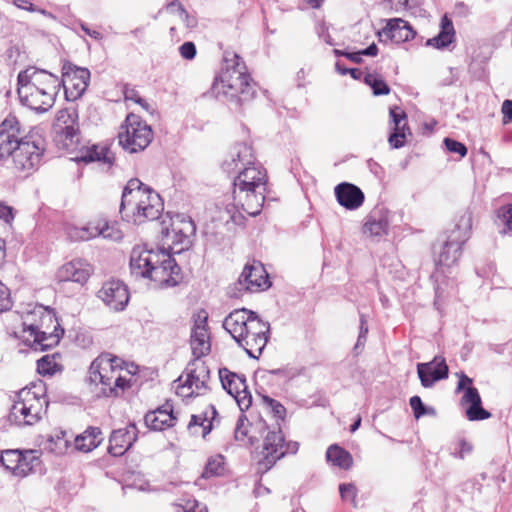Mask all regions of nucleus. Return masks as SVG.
I'll use <instances>...</instances> for the list:
<instances>
[{
  "label": "nucleus",
  "mask_w": 512,
  "mask_h": 512,
  "mask_svg": "<svg viewBox=\"0 0 512 512\" xmlns=\"http://www.w3.org/2000/svg\"><path fill=\"white\" fill-rule=\"evenodd\" d=\"M61 83L58 76L34 67L20 71L17 93L22 105L37 113H44L55 103Z\"/></svg>",
  "instance_id": "1"
},
{
  "label": "nucleus",
  "mask_w": 512,
  "mask_h": 512,
  "mask_svg": "<svg viewBox=\"0 0 512 512\" xmlns=\"http://www.w3.org/2000/svg\"><path fill=\"white\" fill-rule=\"evenodd\" d=\"M130 270L136 277L147 278L160 286L173 287L180 280V267L165 249L135 247L131 252Z\"/></svg>",
  "instance_id": "2"
},
{
  "label": "nucleus",
  "mask_w": 512,
  "mask_h": 512,
  "mask_svg": "<svg viewBox=\"0 0 512 512\" xmlns=\"http://www.w3.org/2000/svg\"><path fill=\"white\" fill-rule=\"evenodd\" d=\"M164 209L158 193L139 179H130L123 189L120 213L122 219L140 224L145 220H156Z\"/></svg>",
  "instance_id": "3"
},
{
  "label": "nucleus",
  "mask_w": 512,
  "mask_h": 512,
  "mask_svg": "<svg viewBox=\"0 0 512 512\" xmlns=\"http://www.w3.org/2000/svg\"><path fill=\"white\" fill-rule=\"evenodd\" d=\"M235 174L233 179L234 206L250 216H257L265 201L266 170L254 161V164L243 167Z\"/></svg>",
  "instance_id": "4"
},
{
  "label": "nucleus",
  "mask_w": 512,
  "mask_h": 512,
  "mask_svg": "<svg viewBox=\"0 0 512 512\" xmlns=\"http://www.w3.org/2000/svg\"><path fill=\"white\" fill-rule=\"evenodd\" d=\"M34 315L39 317L35 324L31 317L23 318V332L28 333L26 341L35 351H45L56 346L64 334L54 311L43 305L34 307Z\"/></svg>",
  "instance_id": "5"
},
{
  "label": "nucleus",
  "mask_w": 512,
  "mask_h": 512,
  "mask_svg": "<svg viewBox=\"0 0 512 512\" xmlns=\"http://www.w3.org/2000/svg\"><path fill=\"white\" fill-rule=\"evenodd\" d=\"M234 63L232 66H228L220 76V81H216L213 84V91L217 96L221 93L230 99L235 101L237 104L251 100L256 91L254 83L251 84L250 76L243 71L245 69L244 63H240V57L237 54H233Z\"/></svg>",
  "instance_id": "6"
},
{
  "label": "nucleus",
  "mask_w": 512,
  "mask_h": 512,
  "mask_svg": "<svg viewBox=\"0 0 512 512\" xmlns=\"http://www.w3.org/2000/svg\"><path fill=\"white\" fill-rule=\"evenodd\" d=\"M472 228V213L464 211L456 219L452 229L448 231L446 239L434 246L435 264L450 267L461 256L462 246L470 237Z\"/></svg>",
  "instance_id": "7"
},
{
  "label": "nucleus",
  "mask_w": 512,
  "mask_h": 512,
  "mask_svg": "<svg viewBox=\"0 0 512 512\" xmlns=\"http://www.w3.org/2000/svg\"><path fill=\"white\" fill-rule=\"evenodd\" d=\"M8 415V421L16 426H31L37 423L47 401L29 388H23L16 394Z\"/></svg>",
  "instance_id": "8"
},
{
  "label": "nucleus",
  "mask_w": 512,
  "mask_h": 512,
  "mask_svg": "<svg viewBox=\"0 0 512 512\" xmlns=\"http://www.w3.org/2000/svg\"><path fill=\"white\" fill-rule=\"evenodd\" d=\"M44 151V140L40 136L25 135L11 155L14 169L31 174L40 166Z\"/></svg>",
  "instance_id": "9"
},
{
  "label": "nucleus",
  "mask_w": 512,
  "mask_h": 512,
  "mask_svg": "<svg viewBox=\"0 0 512 512\" xmlns=\"http://www.w3.org/2000/svg\"><path fill=\"white\" fill-rule=\"evenodd\" d=\"M118 135L119 144L129 153L143 151L153 139L151 127L135 114L126 117L125 125Z\"/></svg>",
  "instance_id": "10"
},
{
  "label": "nucleus",
  "mask_w": 512,
  "mask_h": 512,
  "mask_svg": "<svg viewBox=\"0 0 512 512\" xmlns=\"http://www.w3.org/2000/svg\"><path fill=\"white\" fill-rule=\"evenodd\" d=\"M76 107L59 110L52 126L54 141L66 150H72L79 142V122Z\"/></svg>",
  "instance_id": "11"
},
{
  "label": "nucleus",
  "mask_w": 512,
  "mask_h": 512,
  "mask_svg": "<svg viewBox=\"0 0 512 512\" xmlns=\"http://www.w3.org/2000/svg\"><path fill=\"white\" fill-rule=\"evenodd\" d=\"M255 429L262 435L264 432L263 439V457L258 461V471L261 473H266L270 470L278 460L283 458V452H280L283 446L284 435L281 431L280 426L273 430H269V427L266 423L260 419L258 423L255 424Z\"/></svg>",
  "instance_id": "12"
},
{
  "label": "nucleus",
  "mask_w": 512,
  "mask_h": 512,
  "mask_svg": "<svg viewBox=\"0 0 512 512\" xmlns=\"http://www.w3.org/2000/svg\"><path fill=\"white\" fill-rule=\"evenodd\" d=\"M59 81L64 88L66 100L76 101L85 93L89 85L90 71L66 61L62 66V78Z\"/></svg>",
  "instance_id": "13"
},
{
  "label": "nucleus",
  "mask_w": 512,
  "mask_h": 512,
  "mask_svg": "<svg viewBox=\"0 0 512 512\" xmlns=\"http://www.w3.org/2000/svg\"><path fill=\"white\" fill-rule=\"evenodd\" d=\"M123 360L110 353H102L94 359L89 367L88 381L101 384L102 388L111 385L115 375L122 369Z\"/></svg>",
  "instance_id": "14"
},
{
  "label": "nucleus",
  "mask_w": 512,
  "mask_h": 512,
  "mask_svg": "<svg viewBox=\"0 0 512 512\" xmlns=\"http://www.w3.org/2000/svg\"><path fill=\"white\" fill-rule=\"evenodd\" d=\"M270 324L262 319L253 321L242 337L235 339L236 343L244 349L250 358L258 359L268 342Z\"/></svg>",
  "instance_id": "15"
},
{
  "label": "nucleus",
  "mask_w": 512,
  "mask_h": 512,
  "mask_svg": "<svg viewBox=\"0 0 512 512\" xmlns=\"http://www.w3.org/2000/svg\"><path fill=\"white\" fill-rule=\"evenodd\" d=\"M472 379L464 373L459 376L457 391L465 390L461 399L463 405H469L466 409V416L470 421H480L491 417V413L482 407V401L478 390L471 386Z\"/></svg>",
  "instance_id": "16"
},
{
  "label": "nucleus",
  "mask_w": 512,
  "mask_h": 512,
  "mask_svg": "<svg viewBox=\"0 0 512 512\" xmlns=\"http://www.w3.org/2000/svg\"><path fill=\"white\" fill-rule=\"evenodd\" d=\"M25 136L18 119L7 116L0 124V162L6 161Z\"/></svg>",
  "instance_id": "17"
},
{
  "label": "nucleus",
  "mask_w": 512,
  "mask_h": 512,
  "mask_svg": "<svg viewBox=\"0 0 512 512\" xmlns=\"http://www.w3.org/2000/svg\"><path fill=\"white\" fill-rule=\"evenodd\" d=\"M237 285L239 291L257 292L269 288L270 282L263 264L257 261L246 264Z\"/></svg>",
  "instance_id": "18"
},
{
  "label": "nucleus",
  "mask_w": 512,
  "mask_h": 512,
  "mask_svg": "<svg viewBox=\"0 0 512 512\" xmlns=\"http://www.w3.org/2000/svg\"><path fill=\"white\" fill-rule=\"evenodd\" d=\"M98 297L114 311H122L129 301L127 286L120 280H109L103 283Z\"/></svg>",
  "instance_id": "19"
},
{
  "label": "nucleus",
  "mask_w": 512,
  "mask_h": 512,
  "mask_svg": "<svg viewBox=\"0 0 512 512\" xmlns=\"http://www.w3.org/2000/svg\"><path fill=\"white\" fill-rule=\"evenodd\" d=\"M254 161L255 156L252 147L245 142H240L230 148L221 167L224 172L231 175L242 170L243 167L254 164Z\"/></svg>",
  "instance_id": "20"
},
{
  "label": "nucleus",
  "mask_w": 512,
  "mask_h": 512,
  "mask_svg": "<svg viewBox=\"0 0 512 512\" xmlns=\"http://www.w3.org/2000/svg\"><path fill=\"white\" fill-rule=\"evenodd\" d=\"M417 374L421 385L424 388H431L436 382L448 377L449 368L443 357L436 356L429 362L418 363Z\"/></svg>",
  "instance_id": "21"
},
{
  "label": "nucleus",
  "mask_w": 512,
  "mask_h": 512,
  "mask_svg": "<svg viewBox=\"0 0 512 512\" xmlns=\"http://www.w3.org/2000/svg\"><path fill=\"white\" fill-rule=\"evenodd\" d=\"M207 319V313L202 311L194 320V326L192 328L190 337V345L192 353L196 359H199L210 352L211 345L209 340Z\"/></svg>",
  "instance_id": "22"
},
{
  "label": "nucleus",
  "mask_w": 512,
  "mask_h": 512,
  "mask_svg": "<svg viewBox=\"0 0 512 512\" xmlns=\"http://www.w3.org/2000/svg\"><path fill=\"white\" fill-rule=\"evenodd\" d=\"M261 318L258 314L252 310L246 308L235 309L230 312L223 321V328L232 336L235 340L238 337H242L244 332H247L248 326L253 321H260Z\"/></svg>",
  "instance_id": "23"
},
{
  "label": "nucleus",
  "mask_w": 512,
  "mask_h": 512,
  "mask_svg": "<svg viewBox=\"0 0 512 512\" xmlns=\"http://www.w3.org/2000/svg\"><path fill=\"white\" fill-rule=\"evenodd\" d=\"M137 432L135 423L113 430L109 439V453L113 456H122L137 440Z\"/></svg>",
  "instance_id": "24"
},
{
  "label": "nucleus",
  "mask_w": 512,
  "mask_h": 512,
  "mask_svg": "<svg viewBox=\"0 0 512 512\" xmlns=\"http://www.w3.org/2000/svg\"><path fill=\"white\" fill-rule=\"evenodd\" d=\"M389 115L392 124V132L389 135L388 142L394 149L404 146L407 135H410V129L407 125V115L404 110L394 106L389 109Z\"/></svg>",
  "instance_id": "25"
},
{
  "label": "nucleus",
  "mask_w": 512,
  "mask_h": 512,
  "mask_svg": "<svg viewBox=\"0 0 512 512\" xmlns=\"http://www.w3.org/2000/svg\"><path fill=\"white\" fill-rule=\"evenodd\" d=\"M145 424L152 430H164L175 425L176 416L173 411V404L166 401L154 411L146 413Z\"/></svg>",
  "instance_id": "26"
},
{
  "label": "nucleus",
  "mask_w": 512,
  "mask_h": 512,
  "mask_svg": "<svg viewBox=\"0 0 512 512\" xmlns=\"http://www.w3.org/2000/svg\"><path fill=\"white\" fill-rule=\"evenodd\" d=\"M415 35L416 32L410 24L401 18L389 19L386 26L379 32L380 37H385L395 43L412 40Z\"/></svg>",
  "instance_id": "27"
},
{
  "label": "nucleus",
  "mask_w": 512,
  "mask_h": 512,
  "mask_svg": "<svg viewBox=\"0 0 512 512\" xmlns=\"http://www.w3.org/2000/svg\"><path fill=\"white\" fill-rule=\"evenodd\" d=\"M92 273L91 266L84 260L76 259L64 264L58 273L61 281L84 284Z\"/></svg>",
  "instance_id": "28"
},
{
  "label": "nucleus",
  "mask_w": 512,
  "mask_h": 512,
  "mask_svg": "<svg viewBox=\"0 0 512 512\" xmlns=\"http://www.w3.org/2000/svg\"><path fill=\"white\" fill-rule=\"evenodd\" d=\"M388 219L381 210L372 211L364 222L362 231L368 237H381L387 234Z\"/></svg>",
  "instance_id": "29"
},
{
  "label": "nucleus",
  "mask_w": 512,
  "mask_h": 512,
  "mask_svg": "<svg viewBox=\"0 0 512 512\" xmlns=\"http://www.w3.org/2000/svg\"><path fill=\"white\" fill-rule=\"evenodd\" d=\"M103 441L102 431L99 427H88L75 438V448L79 451L90 452Z\"/></svg>",
  "instance_id": "30"
},
{
  "label": "nucleus",
  "mask_w": 512,
  "mask_h": 512,
  "mask_svg": "<svg viewBox=\"0 0 512 512\" xmlns=\"http://www.w3.org/2000/svg\"><path fill=\"white\" fill-rule=\"evenodd\" d=\"M41 459L37 450L21 452V459L16 468L15 476L25 477L40 470Z\"/></svg>",
  "instance_id": "31"
},
{
  "label": "nucleus",
  "mask_w": 512,
  "mask_h": 512,
  "mask_svg": "<svg viewBox=\"0 0 512 512\" xmlns=\"http://www.w3.org/2000/svg\"><path fill=\"white\" fill-rule=\"evenodd\" d=\"M455 30L452 21L445 15L441 19V30L437 36L428 39L427 46H433L438 49L448 47L454 40Z\"/></svg>",
  "instance_id": "32"
},
{
  "label": "nucleus",
  "mask_w": 512,
  "mask_h": 512,
  "mask_svg": "<svg viewBox=\"0 0 512 512\" xmlns=\"http://www.w3.org/2000/svg\"><path fill=\"white\" fill-rule=\"evenodd\" d=\"M76 159L85 163L101 161L109 166L113 163V157L109 149L107 147L99 148L98 145H92L82 149Z\"/></svg>",
  "instance_id": "33"
},
{
  "label": "nucleus",
  "mask_w": 512,
  "mask_h": 512,
  "mask_svg": "<svg viewBox=\"0 0 512 512\" xmlns=\"http://www.w3.org/2000/svg\"><path fill=\"white\" fill-rule=\"evenodd\" d=\"M219 378L222 387L232 396L239 394L240 389H246V378L244 375L232 373L227 369L219 370Z\"/></svg>",
  "instance_id": "34"
},
{
  "label": "nucleus",
  "mask_w": 512,
  "mask_h": 512,
  "mask_svg": "<svg viewBox=\"0 0 512 512\" xmlns=\"http://www.w3.org/2000/svg\"><path fill=\"white\" fill-rule=\"evenodd\" d=\"M326 460L332 466L347 470L352 465L350 453L337 444H332L326 451Z\"/></svg>",
  "instance_id": "35"
},
{
  "label": "nucleus",
  "mask_w": 512,
  "mask_h": 512,
  "mask_svg": "<svg viewBox=\"0 0 512 512\" xmlns=\"http://www.w3.org/2000/svg\"><path fill=\"white\" fill-rule=\"evenodd\" d=\"M172 231L177 238L174 242L187 246L190 244V236L195 234L196 226L192 219L182 217L179 225L172 224Z\"/></svg>",
  "instance_id": "36"
},
{
  "label": "nucleus",
  "mask_w": 512,
  "mask_h": 512,
  "mask_svg": "<svg viewBox=\"0 0 512 512\" xmlns=\"http://www.w3.org/2000/svg\"><path fill=\"white\" fill-rule=\"evenodd\" d=\"M61 358L59 353H53L44 355L40 359L37 360V371L40 375L46 376H52L57 371L62 370V366L59 362V359Z\"/></svg>",
  "instance_id": "37"
},
{
  "label": "nucleus",
  "mask_w": 512,
  "mask_h": 512,
  "mask_svg": "<svg viewBox=\"0 0 512 512\" xmlns=\"http://www.w3.org/2000/svg\"><path fill=\"white\" fill-rule=\"evenodd\" d=\"M69 445L70 442L66 438V432L59 431L48 437L45 444V449L56 455H62L67 451Z\"/></svg>",
  "instance_id": "38"
},
{
  "label": "nucleus",
  "mask_w": 512,
  "mask_h": 512,
  "mask_svg": "<svg viewBox=\"0 0 512 512\" xmlns=\"http://www.w3.org/2000/svg\"><path fill=\"white\" fill-rule=\"evenodd\" d=\"M101 221L97 223L90 222L83 227H75L69 233L70 237L74 240L87 241L92 238L100 236Z\"/></svg>",
  "instance_id": "39"
},
{
  "label": "nucleus",
  "mask_w": 512,
  "mask_h": 512,
  "mask_svg": "<svg viewBox=\"0 0 512 512\" xmlns=\"http://www.w3.org/2000/svg\"><path fill=\"white\" fill-rule=\"evenodd\" d=\"M187 429L190 434H201L205 438L212 430V422L208 420L206 415H192Z\"/></svg>",
  "instance_id": "40"
},
{
  "label": "nucleus",
  "mask_w": 512,
  "mask_h": 512,
  "mask_svg": "<svg viewBox=\"0 0 512 512\" xmlns=\"http://www.w3.org/2000/svg\"><path fill=\"white\" fill-rule=\"evenodd\" d=\"M364 83L367 84L373 91L375 96L387 95L390 88L383 78L378 74L367 73L364 75Z\"/></svg>",
  "instance_id": "41"
},
{
  "label": "nucleus",
  "mask_w": 512,
  "mask_h": 512,
  "mask_svg": "<svg viewBox=\"0 0 512 512\" xmlns=\"http://www.w3.org/2000/svg\"><path fill=\"white\" fill-rule=\"evenodd\" d=\"M224 464V457L222 455H216L209 458L204 471L202 472V478L207 479L223 475L225 471Z\"/></svg>",
  "instance_id": "42"
},
{
  "label": "nucleus",
  "mask_w": 512,
  "mask_h": 512,
  "mask_svg": "<svg viewBox=\"0 0 512 512\" xmlns=\"http://www.w3.org/2000/svg\"><path fill=\"white\" fill-rule=\"evenodd\" d=\"M337 202L348 210H352V183L342 182L335 189Z\"/></svg>",
  "instance_id": "43"
},
{
  "label": "nucleus",
  "mask_w": 512,
  "mask_h": 512,
  "mask_svg": "<svg viewBox=\"0 0 512 512\" xmlns=\"http://www.w3.org/2000/svg\"><path fill=\"white\" fill-rule=\"evenodd\" d=\"M334 55L337 57L335 62V71L340 75L350 74L352 76V67L346 65L345 61L342 59L344 57L346 60L352 62V50L346 48L344 50L334 49Z\"/></svg>",
  "instance_id": "44"
},
{
  "label": "nucleus",
  "mask_w": 512,
  "mask_h": 512,
  "mask_svg": "<svg viewBox=\"0 0 512 512\" xmlns=\"http://www.w3.org/2000/svg\"><path fill=\"white\" fill-rule=\"evenodd\" d=\"M130 387V380L122 377L120 372L115 375V378L112 380L111 385L108 387L102 388L101 393L105 397H116L119 395V390L124 391L125 389Z\"/></svg>",
  "instance_id": "45"
},
{
  "label": "nucleus",
  "mask_w": 512,
  "mask_h": 512,
  "mask_svg": "<svg viewBox=\"0 0 512 512\" xmlns=\"http://www.w3.org/2000/svg\"><path fill=\"white\" fill-rule=\"evenodd\" d=\"M248 419L245 415H241L238 418L236 428H235V439L237 441H244L246 438H248V443L250 445H254L256 442H258V438L255 435L249 434L248 428Z\"/></svg>",
  "instance_id": "46"
},
{
  "label": "nucleus",
  "mask_w": 512,
  "mask_h": 512,
  "mask_svg": "<svg viewBox=\"0 0 512 512\" xmlns=\"http://www.w3.org/2000/svg\"><path fill=\"white\" fill-rule=\"evenodd\" d=\"M169 9L185 24L188 28H193L197 24V20L194 16H191L184 8L181 2L173 1L169 4Z\"/></svg>",
  "instance_id": "47"
},
{
  "label": "nucleus",
  "mask_w": 512,
  "mask_h": 512,
  "mask_svg": "<svg viewBox=\"0 0 512 512\" xmlns=\"http://www.w3.org/2000/svg\"><path fill=\"white\" fill-rule=\"evenodd\" d=\"M199 363V359H195L188 363L185 373L186 380L183 384V387L192 388L193 386L197 391H199V382H200V374L197 372V364Z\"/></svg>",
  "instance_id": "48"
},
{
  "label": "nucleus",
  "mask_w": 512,
  "mask_h": 512,
  "mask_svg": "<svg viewBox=\"0 0 512 512\" xmlns=\"http://www.w3.org/2000/svg\"><path fill=\"white\" fill-rule=\"evenodd\" d=\"M262 379L269 380L272 376H276L279 379V383H285L286 381L295 377L296 373L289 368H278L270 370H260Z\"/></svg>",
  "instance_id": "49"
},
{
  "label": "nucleus",
  "mask_w": 512,
  "mask_h": 512,
  "mask_svg": "<svg viewBox=\"0 0 512 512\" xmlns=\"http://www.w3.org/2000/svg\"><path fill=\"white\" fill-rule=\"evenodd\" d=\"M21 459V451L19 450H6L1 455V463L7 469L15 475L16 468Z\"/></svg>",
  "instance_id": "50"
},
{
  "label": "nucleus",
  "mask_w": 512,
  "mask_h": 512,
  "mask_svg": "<svg viewBox=\"0 0 512 512\" xmlns=\"http://www.w3.org/2000/svg\"><path fill=\"white\" fill-rule=\"evenodd\" d=\"M262 403L265 405L267 409L276 417L277 419L284 420L286 415V408L277 400L263 395Z\"/></svg>",
  "instance_id": "51"
},
{
  "label": "nucleus",
  "mask_w": 512,
  "mask_h": 512,
  "mask_svg": "<svg viewBox=\"0 0 512 512\" xmlns=\"http://www.w3.org/2000/svg\"><path fill=\"white\" fill-rule=\"evenodd\" d=\"M369 331V325L366 317L361 314L359 319V332L357 342L354 345V351L362 350L367 340V334Z\"/></svg>",
  "instance_id": "52"
},
{
  "label": "nucleus",
  "mask_w": 512,
  "mask_h": 512,
  "mask_svg": "<svg viewBox=\"0 0 512 512\" xmlns=\"http://www.w3.org/2000/svg\"><path fill=\"white\" fill-rule=\"evenodd\" d=\"M496 217L507 230H512V203L499 207L496 211Z\"/></svg>",
  "instance_id": "53"
},
{
  "label": "nucleus",
  "mask_w": 512,
  "mask_h": 512,
  "mask_svg": "<svg viewBox=\"0 0 512 512\" xmlns=\"http://www.w3.org/2000/svg\"><path fill=\"white\" fill-rule=\"evenodd\" d=\"M100 231V236L104 239L118 241L123 237L121 230L116 228L114 225H109L106 221H101Z\"/></svg>",
  "instance_id": "54"
},
{
  "label": "nucleus",
  "mask_w": 512,
  "mask_h": 512,
  "mask_svg": "<svg viewBox=\"0 0 512 512\" xmlns=\"http://www.w3.org/2000/svg\"><path fill=\"white\" fill-rule=\"evenodd\" d=\"M410 406L413 410L415 418L419 419L420 417L430 413L433 411V409L427 408L421 398L419 396H412L410 398Z\"/></svg>",
  "instance_id": "55"
},
{
  "label": "nucleus",
  "mask_w": 512,
  "mask_h": 512,
  "mask_svg": "<svg viewBox=\"0 0 512 512\" xmlns=\"http://www.w3.org/2000/svg\"><path fill=\"white\" fill-rule=\"evenodd\" d=\"M443 142H444L446 149L449 152L459 154L461 157L466 156L467 148L463 143H461L457 140L448 138V137L445 138Z\"/></svg>",
  "instance_id": "56"
},
{
  "label": "nucleus",
  "mask_w": 512,
  "mask_h": 512,
  "mask_svg": "<svg viewBox=\"0 0 512 512\" xmlns=\"http://www.w3.org/2000/svg\"><path fill=\"white\" fill-rule=\"evenodd\" d=\"M233 397L235 398L242 412L248 410L252 404V396L250 392L247 390V388L240 389L239 394H235Z\"/></svg>",
  "instance_id": "57"
},
{
  "label": "nucleus",
  "mask_w": 512,
  "mask_h": 512,
  "mask_svg": "<svg viewBox=\"0 0 512 512\" xmlns=\"http://www.w3.org/2000/svg\"><path fill=\"white\" fill-rule=\"evenodd\" d=\"M472 449V445L468 443L466 440L462 439L455 445L451 454L454 457L463 459L466 455L472 452Z\"/></svg>",
  "instance_id": "58"
},
{
  "label": "nucleus",
  "mask_w": 512,
  "mask_h": 512,
  "mask_svg": "<svg viewBox=\"0 0 512 512\" xmlns=\"http://www.w3.org/2000/svg\"><path fill=\"white\" fill-rule=\"evenodd\" d=\"M179 53L182 58H184L186 60H192L195 58L196 53H197L196 46L191 41L184 42L179 47Z\"/></svg>",
  "instance_id": "59"
},
{
  "label": "nucleus",
  "mask_w": 512,
  "mask_h": 512,
  "mask_svg": "<svg viewBox=\"0 0 512 512\" xmlns=\"http://www.w3.org/2000/svg\"><path fill=\"white\" fill-rule=\"evenodd\" d=\"M11 304L10 291L0 282V312L9 310Z\"/></svg>",
  "instance_id": "60"
},
{
  "label": "nucleus",
  "mask_w": 512,
  "mask_h": 512,
  "mask_svg": "<svg viewBox=\"0 0 512 512\" xmlns=\"http://www.w3.org/2000/svg\"><path fill=\"white\" fill-rule=\"evenodd\" d=\"M378 52V48L375 43H372L365 49L354 50V63H359L361 61V56H376Z\"/></svg>",
  "instance_id": "61"
},
{
  "label": "nucleus",
  "mask_w": 512,
  "mask_h": 512,
  "mask_svg": "<svg viewBox=\"0 0 512 512\" xmlns=\"http://www.w3.org/2000/svg\"><path fill=\"white\" fill-rule=\"evenodd\" d=\"M0 219L7 224H11L14 220V209L0 201Z\"/></svg>",
  "instance_id": "62"
},
{
  "label": "nucleus",
  "mask_w": 512,
  "mask_h": 512,
  "mask_svg": "<svg viewBox=\"0 0 512 512\" xmlns=\"http://www.w3.org/2000/svg\"><path fill=\"white\" fill-rule=\"evenodd\" d=\"M184 512H207V507L196 500L188 501L183 507Z\"/></svg>",
  "instance_id": "63"
},
{
  "label": "nucleus",
  "mask_w": 512,
  "mask_h": 512,
  "mask_svg": "<svg viewBox=\"0 0 512 512\" xmlns=\"http://www.w3.org/2000/svg\"><path fill=\"white\" fill-rule=\"evenodd\" d=\"M503 123L512 122V100H505L502 104Z\"/></svg>",
  "instance_id": "64"
}]
</instances>
